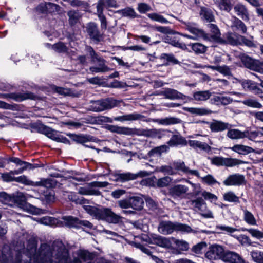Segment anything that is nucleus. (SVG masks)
<instances>
[{
    "instance_id": "37",
    "label": "nucleus",
    "mask_w": 263,
    "mask_h": 263,
    "mask_svg": "<svg viewBox=\"0 0 263 263\" xmlns=\"http://www.w3.org/2000/svg\"><path fill=\"white\" fill-rule=\"evenodd\" d=\"M39 131L51 139H53L57 138L56 131L44 125H41L39 126Z\"/></svg>"
},
{
    "instance_id": "7",
    "label": "nucleus",
    "mask_w": 263,
    "mask_h": 263,
    "mask_svg": "<svg viewBox=\"0 0 263 263\" xmlns=\"http://www.w3.org/2000/svg\"><path fill=\"white\" fill-rule=\"evenodd\" d=\"M190 203L194 209L199 211L203 217L207 218L214 217L212 212L207 209L206 203L202 198L199 197L196 199L192 200Z\"/></svg>"
},
{
    "instance_id": "50",
    "label": "nucleus",
    "mask_w": 263,
    "mask_h": 263,
    "mask_svg": "<svg viewBox=\"0 0 263 263\" xmlns=\"http://www.w3.org/2000/svg\"><path fill=\"white\" fill-rule=\"evenodd\" d=\"M172 181V179L168 176L164 177L157 180L156 185L158 187H164L168 186Z\"/></svg>"
},
{
    "instance_id": "43",
    "label": "nucleus",
    "mask_w": 263,
    "mask_h": 263,
    "mask_svg": "<svg viewBox=\"0 0 263 263\" xmlns=\"http://www.w3.org/2000/svg\"><path fill=\"white\" fill-rule=\"evenodd\" d=\"M243 212L244 220L250 225H256V220L254 215L246 209H243Z\"/></svg>"
},
{
    "instance_id": "33",
    "label": "nucleus",
    "mask_w": 263,
    "mask_h": 263,
    "mask_svg": "<svg viewBox=\"0 0 263 263\" xmlns=\"http://www.w3.org/2000/svg\"><path fill=\"white\" fill-rule=\"evenodd\" d=\"M185 110L197 116H203L210 114L212 111L204 107H187Z\"/></svg>"
},
{
    "instance_id": "20",
    "label": "nucleus",
    "mask_w": 263,
    "mask_h": 263,
    "mask_svg": "<svg viewBox=\"0 0 263 263\" xmlns=\"http://www.w3.org/2000/svg\"><path fill=\"white\" fill-rule=\"evenodd\" d=\"M230 28L234 31H239L241 33L247 32V28L244 23L236 16H232Z\"/></svg>"
},
{
    "instance_id": "31",
    "label": "nucleus",
    "mask_w": 263,
    "mask_h": 263,
    "mask_svg": "<svg viewBox=\"0 0 263 263\" xmlns=\"http://www.w3.org/2000/svg\"><path fill=\"white\" fill-rule=\"evenodd\" d=\"M212 96L210 90L197 91L194 92L193 95V99L197 101H205Z\"/></svg>"
},
{
    "instance_id": "18",
    "label": "nucleus",
    "mask_w": 263,
    "mask_h": 263,
    "mask_svg": "<svg viewBox=\"0 0 263 263\" xmlns=\"http://www.w3.org/2000/svg\"><path fill=\"white\" fill-rule=\"evenodd\" d=\"M145 172H141L138 174H133L130 172L120 173L116 175V180L122 182L133 180L137 179L139 176H144L147 175Z\"/></svg>"
},
{
    "instance_id": "53",
    "label": "nucleus",
    "mask_w": 263,
    "mask_h": 263,
    "mask_svg": "<svg viewBox=\"0 0 263 263\" xmlns=\"http://www.w3.org/2000/svg\"><path fill=\"white\" fill-rule=\"evenodd\" d=\"M251 255L253 260L257 263H263V252L259 251H252Z\"/></svg>"
},
{
    "instance_id": "24",
    "label": "nucleus",
    "mask_w": 263,
    "mask_h": 263,
    "mask_svg": "<svg viewBox=\"0 0 263 263\" xmlns=\"http://www.w3.org/2000/svg\"><path fill=\"white\" fill-rule=\"evenodd\" d=\"M234 11L236 15L245 21L249 20V14L246 6L238 3L234 6Z\"/></svg>"
},
{
    "instance_id": "17",
    "label": "nucleus",
    "mask_w": 263,
    "mask_h": 263,
    "mask_svg": "<svg viewBox=\"0 0 263 263\" xmlns=\"http://www.w3.org/2000/svg\"><path fill=\"white\" fill-rule=\"evenodd\" d=\"M108 129L112 133L126 135L137 134L138 132V129L136 128H132L127 127H120L117 125H109L108 126Z\"/></svg>"
},
{
    "instance_id": "1",
    "label": "nucleus",
    "mask_w": 263,
    "mask_h": 263,
    "mask_svg": "<svg viewBox=\"0 0 263 263\" xmlns=\"http://www.w3.org/2000/svg\"><path fill=\"white\" fill-rule=\"evenodd\" d=\"M36 247L35 240H29L27 246V253H18L13 261L10 250L4 248L0 251V263H81L80 259L86 261L92 258V254L85 250H80L78 253L79 258L72 260L64 246L52 249L48 245L42 244L37 251Z\"/></svg>"
},
{
    "instance_id": "56",
    "label": "nucleus",
    "mask_w": 263,
    "mask_h": 263,
    "mask_svg": "<svg viewBox=\"0 0 263 263\" xmlns=\"http://www.w3.org/2000/svg\"><path fill=\"white\" fill-rule=\"evenodd\" d=\"M9 161L13 162L18 165H23V166H27V167H29L30 169H31L33 168L32 165L31 164L23 161L21 160L19 158L16 157H11L9 159Z\"/></svg>"
},
{
    "instance_id": "14",
    "label": "nucleus",
    "mask_w": 263,
    "mask_h": 263,
    "mask_svg": "<svg viewBox=\"0 0 263 263\" xmlns=\"http://www.w3.org/2000/svg\"><path fill=\"white\" fill-rule=\"evenodd\" d=\"M223 42L220 43H227L232 45L241 44V41L245 40V37L237 33L229 32L223 35Z\"/></svg>"
},
{
    "instance_id": "61",
    "label": "nucleus",
    "mask_w": 263,
    "mask_h": 263,
    "mask_svg": "<svg viewBox=\"0 0 263 263\" xmlns=\"http://www.w3.org/2000/svg\"><path fill=\"white\" fill-rule=\"evenodd\" d=\"M216 229L217 230L226 232L228 233H232L237 230L235 228L225 225H217Z\"/></svg>"
},
{
    "instance_id": "28",
    "label": "nucleus",
    "mask_w": 263,
    "mask_h": 263,
    "mask_svg": "<svg viewBox=\"0 0 263 263\" xmlns=\"http://www.w3.org/2000/svg\"><path fill=\"white\" fill-rule=\"evenodd\" d=\"M9 97L17 101H22L26 99L35 100L36 96L30 92L24 93H12L9 95Z\"/></svg>"
},
{
    "instance_id": "44",
    "label": "nucleus",
    "mask_w": 263,
    "mask_h": 263,
    "mask_svg": "<svg viewBox=\"0 0 263 263\" xmlns=\"http://www.w3.org/2000/svg\"><path fill=\"white\" fill-rule=\"evenodd\" d=\"M168 148V147L166 145L156 147L148 152V155L151 157L157 155H160L162 153L167 152Z\"/></svg>"
},
{
    "instance_id": "58",
    "label": "nucleus",
    "mask_w": 263,
    "mask_h": 263,
    "mask_svg": "<svg viewBox=\"0 0 263 263\" xmlns=\"http://www.w3.org/2000/svg\"><path fill=\"white\" fill-rule=\"evenodd\" d=\"M57 219L51 217H44L40 219L41 223L45 225H53L57 222Z\"/></svg>"
},
{
    "instance_id": "27",
    "label": "nucleus",
    "mask_w": 263,
    "mask_h": 263,
    "mask_svg": "<svg viewBox=\"0 0 263 263\" xmlns=\"http://www.w3.org/2000/svg\"><path fill=\"white\" fill-rule=\"evenodd\" d=\"M229 126L230 125L228 123L214 120L210 123L209 127L213 132H219L229 129Z\"/></svg>"
},
{
    "instance_id": "64",
    "label": "nucleus",
    "mask_w": 263,
    "mask_h": 263,
    "mask_svg": "<svg viewBox=\"0 0 263 263\" xmlns=\"http://www.w3.org/2000/svg\"><path fill=\"white\" fill-rule=\"evenodd\" d=\"M138 11L141 13H144L151 10L150 6L144 3H141L138 4Z\"/></svg>"
},
{
    "instance_id": "59",
    "label": "nucleus",
    "mask_w": 263,
    "mask_h": 263,
    "mask_svg": "<svg viewBox=\"0 0 263 263\" xmlns=\"http://www.w3.org/2000/svg\"><path fill=\"white\" fill-rule=\"evenodd\" d=\"M70 137L73 141L80 143H83L89 141L88 137L84 135H71Z\"/></svg>"
},
{
    "instance_id": "60",
    "label": "nucleus",
    "mask_w": 263,
    "mask_h": 263,
    "mask_svg": "<svg viewBox=\"0 0 263 263\" xmlns=\"http://www.w3.org/2000/svg\"><path fill=\"white\" fill-rule=\"evenodd\" d=\"M206 246V243L204 242H199L192 247V251L196 254H200L202 250L205 248Z\"/></svg>"
},
{
    "instance_id": "52",
    "label": "nucleus",
    "mask_w": 263,
    "mask_h": 263,
    "mask_svg": "<svg viewBox=\"0 0 263 263\" xmlns=\"http://www.w3.org/2000/svg\"><path fill=\"white\" fill-rule=\"evenodd\" d=\"M147 16L151 20L161 23H168L169 22L162 15L156 13L148 14Z\"/></svg>"
},
{
    "instance_id": "13",
    "label": "nucleus",
    "mask_w": 263,
    "mask_h": 263,
    "mask_svg": "<svg viewBox=\"0 0 263 263\" xmlns=\"http://www.w3.org/2000/svg\"><path fill=\"white\" fill-rule=\"evenodd\" d=\"M184 24L185 29L192 33L197 40L208 39L207 34L202 29L198 28L196 24L184 22Z\"/></svg>"
},
{
    "instance_id": "57",
    "label": "nucleus",
    "mask_w": 263,
    "mask_h": 263,
    "mask_svg": "<svg viewBox=\"0 0 263 263\" xmlns=\"http://www.w3.org/2000/svg\"><path fill=\"white\" fill-rule=\"evenodd\" d=\"M243 103L248 106L256 108H261L262 106V105L259 102L253 99H248L244 100L243 101Z\"/></svg>"
},
{
    "instance_id": "41",
    "label": "nucleus",
    "mask_w": 263,
    "mask_h": 263,
    "mask_svg": "<svg viewBox=\"0 0 263 263\" xmlns=\"http://www.w3.org/2000/svg\"><path fill=\"white\" fill-rule=\"evenodd\" d=\"M42 200L47 203L53 202L55 200L54 194L53 190L46 189L42 196Z\"/></svg>"
},
{
    "instance_id": "15",
    "label": "nucleus",
    "mask_w": 263,
    "mask_h": 263,
    "mask_svg": "<svg viewBox=\"0 0 263 263\" xmlns=\"http://www.w3.org/2000/svg\"><path fill=\"white\" fill-rule=\"evenodd\" d=\"M245 182V176L239 174H234L229 175L223 181V184L226 186H239Z\"/></svg>"
},
{
    "instance_id": "63",
    "label": "nucleus",
    "mask_w": 263,
    "mask_h": 263,
    "mask_svg": "<svg viewBox=\"0 0 263 263\" xmlns=\"http://www.w3.org/2000/svg\"><path fill=\"white\" fill-rule=\"evenodd\" d=\"M117 204L121 209L130 208V197L118 201Z\"/></svg>"
},
{
    "instance_id": "23",
    "label": "nucleus",
    "mask_w": 263,
    "mask_h": 263,
    "mask_svg": "<svg viewBox=\"0 0 263 263\" xmlns=\"http://www.w3.org/2000/svg\"><path fill=\"white\" fill-rule=\"evenodd\" d=\"M153 243L159 247L170 249L172 248L173 239L172 237L167 238L161 236H157L153 238Z\"/></svg>"
},
{
    "instance_id": "54",
    "label": "nucleus",
    "mask_w": 263,
    "mask_h": 263,
    "mask_svg": "<svg viewBox=\"0 0 263 263\" xmlns=\"http://www.w3.org/2000/svg\"><path fill=\"white\" fill-rule=\"evenodd\" d=\"M52 49L58 53H65L67 50V47L61 42L54 44L52 46Z\"/></svg>"
},
{
    "instance_id": "6",
    "label": "nucleus",
    "mask_w": 263,
    "mask_h": 263,
    "mask_svg": "<svg viewBox=\"0 0 263 263\" xmlns=\"http://www.w3.org/2000/svg\"><path fill=\"white\" fill-rule=\"evenodd\" d=\"M119 101L112 98H106L91 102V109L92 111L100 112L106 109H110L119 104Z\"/></svg>"
},
{
    "instance_id": "34",
    "label": "nucleus",
    "mask_w": 263,
    "mask_h": 263,
    "mask_svg": "<svg viewBox=\"0 0 263 263\" xmlns=\"http://www.w3.org/2000/svg\"><path fill=\"white\" fill-rule=\"evenodd\" d=\"M231 149L241 155H247L254 152V150L252 147L241 144L235 145L231 148Z\"/></svg>"
},
{
    "instance_id": "30",
    "label": "nucleus",
    "mask_w": 263,
    "mask_h": 263,
    "mask_svg": "<svg viewBox=\"0 0 263 263\" xmlns=\"http://www.w3.org/2000/svg\"><path fill=\"white\" fill-rule=\"evenodd\" d=\"M174 166L176 170L180 171L183 173L195 175L200 177L199 173L197 170H191L187 167L183 162H176L174 163Z\"/></svg>"
},
{
    "instance_id": "49",
    "label": "nucleus",
    "mask_w": 263,
    "mask_h": 263,
    "mask_svg": "<svg viewBox=\"0 0 263 263\" xmlns=\"http://www.w3.org/2000/svg\"><path fill=\"white\" fill-rule=\"evenodd\" d=\"M191 46L192 50L197 54L203 53L206 50V47L200 43H193Z\"/></svg>"
},
{
    "instance_id": "46",
    "label": "nucleus",
    "mask_w": 263,
    "mask_h": 263,
    "mask_svg": "<svg viewBox=\"0 0 263 263\" xmlns=\"http://www.w3.org/2000/svg\"><path fill=\"white\" fill-rule=\"evenodd\" d=\"M160 59L162 60L166 61L167 62L166 65H168L169 63L173 64H177L179 63L178 60L171 53H162L160 57Z\"/></svg>"
},
{
    "instance_id": "3",
    "label": "nucleus",
    "mask_w": 263,
    "mask_h": 263,
    "mask_svg": "<svg viewBox=\"0 0 263 263\" xmlns=\"http://www.w3.org/2000/svg\"><path fill=\"white\" fill-rule=\"evenodd\" d=\"M145 117L141 114L137 112H133L129 114H126L123 116H120L114 118V120L117 121L124 122V121H133L136 120H143L146 122L153 121L157 122L159 124L164 125H174L181 123V120L177 118L170 117H166L164 119L153 120L151 118L147 119H144Z\"/></svg>"
},
{
    "instance_id": "29",
    "label": "nucleus",
    "mask_w": 263,
    "mask_h": 263,
    "mask_svg": "<svg viewBox=\"0 0 263 263\" xmlns=\"http://www.w3.org/2000/svg\"><path fill=\"white\" fill-rule=\"evenodd\" d=\"M187 144L194 149L199 148L207 153H209L211 151V146L205 142L197 140H189Z\"/></svg>"
},
{
    "instance_id": "12",
    "label": "nucleus",
    "mask_w": 263,
    "mask_h": 263,
    "mask_svg": "<svg viewBox=\"0 0 263 263\" xmlns=\"http://www.w3.org/2000/svg\"><path fill=\"white\" fill-rule=\"evenodd\" d=\"M17 182L23 183L25 185L32 186H43L46 188L50 187L51 185L49 180L41 179V181L34 182L29 180L26 176L22 175L17 177H15V180Z\"/></svg>"
},
{
    "instance_id": "48",
    "label": "nucleus",
    "mask_w": 263,
    "mask_h": 263,
    "mask_svg": "<svg viewBox=\"0 0 263 263\" xmlns=\"http://www.w3.org/2000/svg\"><path fill=\"white\" fill-rule=\"evenodd\" d=\"M117 13L120 14L122 16L134 18L136 16L135 10L131 8L127 7L124 9L118 10L116 12Z\"/></svg>"
},
{
    "instance_id": "47",
    "label": "nucleus",
    "mask_w": 263,
    "mask_h": 263,
    "mask_svg": "<svg viewBox=\"0 0 263 263\" xmlns=\"http://www.w3.org/2000/svg\"><path fill=\"white\" fill-rule=\"evenodd\" d=\"M62 219L64 221L67 226L69 227L78 228V218L69 216L63 217Z\"/></svg>"
},
{
    "instance_id": "16",
    "label": "nucleus",
    "mask_w": 263,
    "mask_h": 263,
    "mask_svg": "<svg viewBox=\"0 0 263 263\" xmlns=\"http://www.w3.org/2000/svg\"><path fill=\"white\" fill-rule=\"evenodd\" d=\"M159 94L170 100L181 99L184 100L186 98V96L184 94L172 88H166L161 91Z\"/></svg>"
},
{
    "instance_id": "11",
    "label": "nucleus",
    "mask_w": 263,
    "mask_h": 263,
    "mask_svg": "<svg viewBox=\"0 0 263 263\" xmlns=\"http://www.w3.org/2000/svg\"><path fill=\"white\" fill-rule=\"evenodd\" d=\"M189 191V187L182 184L171 186L168 190V195L174 199H182Z\"/></svg>"
},
{
    "instance_id": "36",
    "label": "nucleus",
    "mask_w": 263,
    "mask_h": 263,
    "mask_svg": "<svg viewBox=\"0 0 263 263\" xmlns=\"http://www.w3.org/2000/svg\"><path fill=\"white\" fill-rule=\"evenodd\" d=\"M215 3L220 10L227 12H229L232 8L230 0H215Z\"/></svg>"
},
{
    "instance_id": "9",
    "label": "nucleus",
    "mask_w": 263,
    "mask_h": 263,
    "mask_svg": "<svg viewBox=\"0 0 263 263\" xmlns=\"http://www.w3.org/2000/svg\"><path fill=\"white\" fill-rule=\"evenodd\" d=\"M211 161L214 165L227 167H233L243 163L242 161L237 159L217 156L212 158Z\"/></svg>"
},
{
    "instance_id": "4",
    "label": "nucleus",
    "mask_w": 263,
    "mask_h": 263,
    "mask_svg": "<svg viewBox=\"0 0 263 263\" xmlns=\"http://www.w3.org/2000/svg\"><path fill=\"white\" fill-rule=\"evenodd\" d=\"M158 231L163 235H170L174 231L187 233L195 232V231L187 224L164 220L160 221L158 226Z\"/></svg>"
},
{
    "instance_id": "38",
    "label": "nucleus",
    "mask_w": 263,
    "mask_h": 263,
    "mask_svg": "<svg viewBox=\"0 0 263 263\" xmlns=\"http://www.w3.org/2000/svg\"><path fill=\"white\" fill-rule=\"evenodd\" d=\"M200 14L207 22H212L215 20L212 10L207 8L201 7Z\"/></svg>"
},
{
    "instance_id": "19",
    "label": "nucleus",
    "mask_w": 263,
    "mask_h": 263,
    "mask_svg": "<svg viewBox=\"0 0 263 263\" xmlns=\"http://www.w3.org/2000/svg\"><path fill=\"white\" fill-rule=\"evenodd\" d=\"M241 61L245 66L248 68L256 71H260L262 70L261 63L253 60L250 57L243 56L241 58Z\"/></svg>"
},
{
    "instance_id": "39",
    "label": "nucleus",
    "mask_w": 263,
    "mask_h": 263,
    "mask_svg": "<svg viewBox=\"0 0 263 263\" xmlns=\"http://www.w3.org/2000/svg\"><path fill=\"white\" fill-rule=\"evenodd\" d=\"M69 23L71 26L76 24L80 19L81 15L78 11L71 10L68 12Z\"/></svg>"
},
{
    "instance_id": "22",
    "label": "nucleus",
    "mask_w": 263,
    "mask_h": 263,
    "mask_svg": "<svg viewBox=\"0 0 263 263\" xmlns=\"http://www.w3.org/2000/svg\"><path fill=\"white\" fill-rule=\"evenodd\" d=\"M188 141L180 134H173L167 142L170 147H176L178 145L185 146L187 144Z\"/></svg>"
},
{
    "instance_id": "40",
    "label": "nucleus",
    "mask_w": 263,
    "mask_h": 263,
    "mask_svg": "<svg viewBox=\"0 0 263 263\" xmlns=\"http://www.w3.org/2000/svg\"><path fill=\"white\" fill-rule=\"evenodd\" d=\"M227 136L232 139H238L247 137V135L245 132H242L237 129H232L228 130Z\"/></svg>"
},
{
    "instance_id": "10",
    "label": "nucleus",
    "mask_w": 263,
    "mask_h": 263,
    "mask_svg": "<svg viewBox=\"0 0 263 263\" xmlns=\"http://www.w3.org/2000/svg\"><path fill=\"white\" fill-rule=\"evenodd\" d=\"M61 7L57 4L48 2L42 3L36 8L37 12L43 14L59 13L61 11Z\"/></svg>"
},
{
    "instance_id": "5",
    "label": "nucleus",
    "mask_w": 263,
    "mask_h": 263,
    "mask_svg": "<svg viewBox=\"0 0 263 263\" xmlns=\"http://www.w3.org/2000/svg\"><path fill=\"white\" fill-rule=\"evenodd\" d=\"M86 49L90 57L91 62L98 64V66H91L89 68V70L92 74L106 72L110 70V68L106 65V61L100 57L91 47L88 46Z\"/></svg>"
},
{
    "instance_id": "62",
    "label": "nucleus",
    "mask_w": 263,
    "mask_h": 263,
    "mask_svg": "<svg viewBox=\"0 0 263 263\" xmlns=\"http://www.w3.org/2000/svg\"><path fill=\"white\" fill-rule=\"evenodd\" d=\"M241 85L244 89L253 91L256 86V84L252 81L244 80L242 81Z\"/></svg>"
},
{
    "instance_id": "35",
    "label": "nucleus",
    "mask_w": 263,
    "mask_h": 263,
    "mask_svg": "<svg viewBox=\"0 0 263 263\" xmlns=\"http://www.w3.org/2000/svg\"><path fill=\"white\" fill-rule=\"evenodd\" d=\"M208 26L211 32L212 38L219 43L223 42V39L220 37L221 33L217 25L214 24H209Z\"/></svg>"
},
{
    "instance_id": "45",
    "label": "nucleus",
    "mask_w": 263,
    "mask_h": 263,
    "mask_svg": "<svg viewBox=\"0 0 263 263\" xmlns=\"http://www.w3.org/2000/svg\"><path fill=\"white\" fill-rule=\"evenodd\" d=\"M173 242L176 245L177 248L181 251H187L189 248L187 242L183 240H180L172 237Z\"/></svg>"
},
{
    "instance_id": "42",
    "label": "nucleus",
    "mask_w": 263,
    "mask_h": 263,
    "mask_svg": "<svg viewBox=\"0 0 263 263\" xmlns=\"http://www.w3.org/2000/svg\"><path fill=\"white\" fill-rule=\"evenodd\" d=\"M224 201L229 202L238 203L239 198L232 191H228L223 194Z\"/></svg>"
},
{
    "instance_id": "2",
    "label": "nucleus",
    "mask_w": 263,
    "mask_h": 263,
    "mask_svg": "<svg viewBox=\"0 0 263 263\" xmlns=\"http://www.w3.org/2000/svg\"><path fill=\"white\" fill-rule=\"evenodd\" d=\"M68 198L77 204L83 205L84 209L96 219L105 220L114 223H117L120 220V216L113 212L110 209L107 208L98 209L86 205L89 203L88 200L82 197H78L73 194L69 195Z\"/></svg>"
},
{
    "instance_id": "21",
    "label": "nucleus",
    "mask_w": 263,
    "mask_h": 263,
    "mask_svg": "<svg viewBox=\"0 0 263 263\" xmlns=\"http://www.w3.org/2000/svg\"><path fill=\"white\" fill-rule=\"evenodd\" d=\"M223 261L226 263H245L239 254L230 251H226Z\"/></svg>"
},
{
    "instance_id": "8",
    "label": "nucleus",
    "mask_w": 263,
    "mask_h": 263,
    "mask_svg": "<svg viewBox=\"0 0 263 263\" xmlns=\"http://www.w3.org/2000/svg\"><path fill=\"white\" fill-rule=\"evenodd\" d=\"M226 254L222 246L214 244L209 247V250L205 253V257L210 260L221 259L223 260V258Z\"/></svg>"
},
{
    "instance_id": "26",
    "label": "nucleus",
    "mask_w": 263,
    "mask_h": 263,
    "mask_svg": "<svg viewBox=\"0 0 263 263\" xmlns=\"http://www.w3.org/2000/svg\"><path fill=\"white\" fill-rule=\"evenodd\" d=\"M118 5L116 0H99L97 4V10L103 11L104 8H117Z\"/></svg>"
},
{
    "instance_id": "55",
    "label": "nucleus",
    "mask_w": 263,
    "mask_h": 263,
    "mask_svg": "<svg viewBox=\"0 0 263 263\" xmlns=\"http://www.w3.org/2000/svg\"><path fill=\"white\" fill-rule=\"evenodd\" d=\"M201 194L205 200H209L211 202L216 201L218 199L216 195L206 191L202 192Z\"/></svg>"
},
{
    "instance_id": "25",
    "label": "nucleus",
    "mask_w": 263,
    "mask_h": 263,
    "mask_svg": "<svg viewBox=\"0 0 263 263\" xmlns=\"http://www.w3.org/2000/svg\"><path fill=\"white\" fill-rule=\"evenodd\" d=\"M87 31L91 39L97 42H99L102 40V35L99 32L95 23H90L88 24L87 27Z\"/></svg>"
},
{
    "instance_id": "51",
    "label": "nucleus",
    "mask_w": 263,
    "mask_h": 263,
    "mask_svg": "<svg viewBox=\"0 0 263 263\" xmlns=\"http://www.w3.org/2000/svg\"><path fill=\"white\" fill-rule=\"evenodd\" d=\"M201 180L203 183L208 185H213L216 183L219 185L220 184V183L211 175H208L204 177H201Z\"/></svg>"
},
{
    "instance_id": "32",
    "label": "nucleus",
    "mask_w": 263,
    "mask_h": 263,
    "mask_svg": "<svg viewBox=\"0 0 263 263\" xmlns=\"http://www.w3.org/2000/svg\"><path fill=\"white\" fill-rule=\"evenodd\" d=\"M130 208L134 210L140 211L143 209L144 201L143 199L138 196L130 197Z\"/></svg>"
}]
</instances>
